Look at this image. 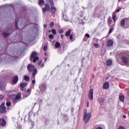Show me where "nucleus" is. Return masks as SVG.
Listing matches in <instances>:
<instances>
[{
	"mask_svg": "<svg viewBox=\"0 0 129 129\" xmlns=\"http://www.w3.org/2000/svg\"><path fill=\"white\" fill-rule=\"evenodd\" d=\"M49 39H54V35L53 34H49Z\"/></svg>",
	"mask_w": 129,
	"mask_h": 129,
	"instance_id": "c756f323",
	"label": "nucleus"
},
{
	"mask_svg": "<svg viewBox=\"0 0 129 129\" xmlns=\"http://www.w3.org/2000/svg\"><path fill=\"white\" fill-rule=\"evenodd\" d=\"M3 99H4V96H3V95H0V101L3 100Z\"/></svg>",
	"mask_w": 129,
	"mask_h": 129,
	"instance_id": "4c0bfd02",
	"label": "nucleus"
},
{
	"mask_svg": "<svg viewBox=\"0 0 129 129\" xmlns=\"http://www.w3.org/2000/svg\"><path fill=\"white\" fill-rule=\"evenodd\" d=\"M113 31V28H111L109 31V35H110V34H111V33H112Z\"/></svg>",
	"mask_w": 129,
	"mask_h": 129,
	"instance_id": "7c9ffc66",
	"label": "nucleus"
},
{
	"mask_svg": "<svg viewBox=\"0 0 129 129\" xmlns=\"http://www.w3.org/2000/svg\"><path fill=\"white\" fill-rule=\"evenodd\" d=\"M36 84V81L35 80H32V84Z\"/></svg>",
	"mask_w": 129,
	"mask_h": 129,
	"instance_id": "37998d69",
	"label": "nucleus"
},
{
	"mask_svg": "<svg viewBox=\"0 0 129 129\" xmlns=\"http://www.w3.org/2000/svg\"><path fill=\"white\" fill-rule=\"evenodd\" d=\"M111 24H112V20L109 19L108 20V25L109 26V25H111Z\"/></svg>",
	"mask_w": 129,
	"mask_h": 129,
	"instance_id": "cd10ccee",
	"label": "nucleus"
},
{
	"mask_svg": "<svg viewBox=\"0 0 129 129\" xmlns=\"http://www.w3.org/2000/svg\"><path fill=\"white\" fill-rule=\"evenodd\" d=\"M44 27L45 28H46V27H47V25H46V24H45V25H44Z\"/></svg>",
	"mask_w": 129,
	"mask_h": 129,
	"instance_id": "5fc2aeb1",
	"label": "nucleus"
},
{
	"mask_svg": "<svg viewBox=\"0 0 129 129\" xmlns=\"http://www.w3.org/2000/svg\"><path fill=\"white\" fill-rule=\"evenodd\" d=\"M35 69V66L33 64H29L27 66V70L29 72H32Z\"/></svg>",
	"mask_w": 129,
	"mask_h": 129,
	"instance_id": "6e6552de",
	"label": "nucleus"
},
{
	"mask_svg": "<svg viewBox=\"0 0 129 129\" xmlns=\"http://www.w3.org/2000/svg\"><path fill=\"white\" fill-rule=\"evenodd\" d=\"M33 58V62L34 63L37 62V61L39 60V57L37 56V53L36 52H32L31 57L30 58V61H32Z\"/></svg>",
	"mask_w": 129,
	"mask_h": 129,
	"instance_id": "7ed1b4c3",
	"label": "nucleus"
},
{
	"mask_svg": "<svg viewBox=\"0 0 129 129\" xmlns=\"http://www.w3.org/2000/svg\"><path fill=\"white\" fill-rule=\"evenodd\" d=\"M107 45L108 47H111V46H113V40L111 39H109L107 42Z\"/></svg>",
	"mask_w": 129,
	"mask_h": 129,
	"instance_id": "9b49d317",
	"label": "nucleus"
},
{
	"mask_svg": "<svg viewBox=\"0 0 129 129\" xmlns=\"http://www.w3.org/2000/svg\"><path fill=\"white\" fill-rule=\"evenodd\" d=\"M10 97L13 98V102L14 103H16L17 101L21 98V93L18 94L16 96L15 95H11Z\"/></svg>",
	"mask_w": 129,
	"mask_h": 129,
	"instance_id": "20e7f679",
	"label": "nucleus"
},
{
	"mask_svg": "<svg viewBox=\"0 0 129 129\" xmlns=\"http://www.w3.org/2000/svg\"><path fill=\"white\" fill-rule=\"evenodd\" d=\"M11 102H7L6 103V105H7V106H11Z\"/></svg>",
	"mask_w": 129,
	"mask_h": 129,
	"instance_id": "473e14b6",
	"label": "nucleus"
},
{
	"mask_svg": "<svg viewBox=\"0 0 129 129\" xmlns=\"http://www.w3.org/2000/svg\"><path fill=\"white\" fill-rule=\"evenodd\" d=\"M44 61H45V62H46V61H47V58H45Z\"/></svg>",
	"mask_w": 129,
	"mask_h": 129,
	"instance_id": "864d4df0",
	"label": "nucleus"
},
{
	"mask_svg": "<svg viewBox=\"0 0 129 129\" xmlns=\"http://www.w3.org/2000/svg\"><path fill=\"white\" fill-rule=\"evenodd\" d=\"M49 10H50V5L48 4H45V8L42 9V11L44 13H45V12H48Z\"/></svg>",
	"mask_w": 129,
	"mask_h": 129,
	"instance_id": "1a4fd4ad",
	"label": "nucleus"
},
{
	"mask_svg": "<svg viewBox=\"0 0 129 129\" xmlns=\"http://www.w3.org/2000/svg\"><path fill=\"white\" fill-rule=\"evenodd\" d=\"M31 91H32L31 90V89H28L27 91L26 95L25 96V97H28V96H29V95H30V94H31Z\"/></svg>",
	"mask_w": 129,
	"mask_h": 129,
	"instance_id": "aec40b11",
	"label": "nucleus"
},
{
	"mask_svg": "<svg viewBox=\"0 0 129 129\" xmlns=\"http://www.w3.org/2000/svg\"><path fill=\"white\" fill-rule=\"evenodd\" d=\"M32 76H35L36 74H37V69H34L33 71Z\"/></svg>",
	"mask_w": 129,
	"mask_h": 129,
	"instance_id": "393cba45",
	"label": "nucleus"
},
{
	"mask_svg": "<svg viewBox=\"0 0 129 129\" xmlns=\"http://www.w3.org/2000/svg\"><path fill=\"white\" fill-rule=\"evenodd\" d=\"M49 3L51 6L50 12L51 14H55V12H56V9L54 8V6L55 4H54V2L53 0H49Z\"/></svg>",
	"mask_w": 129,
	"mask_h": 129,
	"instance_id": "39448f33",
	"label": "nucleus"
},
{
	"mask_svg": "<svg viewBox=\"0 0 129 129\" xmlns=\"http://www.w3.org/2000/svg\"><path fill=\"white\" fill-rule=\"evenodd\" d=\"M94 47H95L96 48H99V47H100V45L97 43H95L94 44Z\"/></svg>",
	"mask_w": 129,
	"mask_h": 129,
	"instance_id": "c85d7f7f",
	"label": "nucleus"
},
{
	"mask_svg": "<svg viewBox=\"0 0 129 129\" xmlns=\"http://www.w3.org/2000/svg\"><path fill=\"white\" fill-rule=\"evenodd\" d=\"M61 46V44L59 43V42H56L55 44V47L56 49H58L59 48H60V47Z\"/></svg>",
	"mask_w": 129,
	"mask_h": 129,
	"instance_id": "f3484780",
	"label": "nucleus"
},
{
	"mask_svg": "<svg viewBox=\"0 0 129 129\" xmlns=\"http://www.w3.org/2000/svg\"><path fill=\"white\" fill-rule=\"evenodd\" d=\"M70 39H71V40H73V35H71V36H70Z\"/></svg>",
	"mask_w": 129,
	"mask_h": 129,
	"instance_id": "c03bdc74",
	"label": "nucleus"
},
{
	"mask_svg": "<svg viewBox=\"0 0 129 129\" xmlns=\"http://www.w3.org/2000/svg\"><path fill=\"white\" fill-rule=\"evenodd\" d=\"M87 104L88 105L89 104V103L88 102Z\"/></svg>",
	"mask_w": 129,
	"mask_h": 129,
	"instance_id": "13d9d810",
	"label": "nucleus"
},
{
	"mask_svg": "<svg viewBox=\"0 0 129 129\" xmlns=\"http://www.w3.org/2000/svg\"><path fill=\"white\" fill-rule=\"evenodd\" d=\"M125 20L122 19V20L121 21V22H120L121 26H122V28H124V25H125Z\"/></svg>",
	"mask_w": 129,
	"mask_h": 129,
	"instance_id": "2eb2a0df",
	"label": "nucleus"
},
{
	"mask_svg": "<svg viewBox=\"0 0 129 129\" xmlns=\"http://www.w3.org/2000/svg\"><path fill=\"white\" fill-rule=\"evenodd\" d=\"M6 120H5V119H4V118L1 119L0 125L1 126H5V125H6Z\"/></svg>",
	"mask_w": 129,
	"mask_h": 129,
	"instance_id": "f8f14e48",
	"label": "nucleus"
},
{
	"mask_svg": "<svg viewBox=\"0 0 129 129\" xmlns=\"http://www.w3.org/2000/svg\"><path fill=\"white\" fill-rule=\"evenodd\" d=\"M44 63L41 64V65L40 66L41 68H43V67H44Z\"/></svg>",
	"mask_w": 129,
	"mask_h": 129,
	"instance_id": "de8ad7c7",
	"label": "nucleus"
},
{
	"mask_svg": "<svg viewBox=\"0 0 129 129\" xmlns=\"http://www.w3.org/2000/svg\"><path fill=\"white\" fill-rule=\"evenodd\" d=\"M118 129H126L125 127L122 126H120L119 127H118Z\"/></svg>",
	"mask_w": 129,
	"mask_h": 129,
	"instance_id": "58836bf2",
	"label": "nucleus"
},
{
	"mask_svg": "<svg viewBox=\"0 0 129 129\" xmlns=\"http://www.w3.org/2000/svg\"><path fill=\"white\" fill-rule=\"evenodd\" d=\"M8 35H10V33H9V32H6L3 33L4 37H7Z\"/></svg>",
	"mask_w": 129,
	"mask_h": 129,
	"instance_id": "bb28decb",
	"label": "nucleus"
},
{
	"mask_svg": "<svg viewBox=\"0 0 129 129\" xmlns=\"http://www.w3.org/2000/svg\"><path fill=\"white\" fill-rule=\"evenodd\" d=\"M71 34V30L69 29L66 33V36L67 37H69L70 36V34Z\"/></svg>",
	"mask_w": 129,
	"mask_h": 129,
	"instance_id": "5701e85b",
	"label": "nucleus"
},
{
	"mask_svg": "<svg viewBox=\"0 0 129 129\" xmlns=\"http://www.w3.org/2000/svg\"><path fill=\"white\" fill-rule=\"evenodd\" d=\"M28 85V84L27 83H22L20 84V87L21 88H25L26 86Z\"/></svg>",
	"mask_w": 129,
	"mask_h": 129,
	"instance_id": "dca6fc26",
	"label": "nucleus"
},
{
	"mask_svg": "<svg viewBox=\"0 0 129 129\" xmlns=\"http://www.w3.org/2000/svg\"><path fill=\"white\" fill-rule=\"evenodd\" d=\"M123 118H126V116L123 115Z\"/></svg>",
	"mask_w": 129,
	"mask_h": 129,
	"instance_id": "8fccbe9b",
	"label": "nucleus"
},
{
	"mask_svg": "<svg viewBox=\"0 0 129 129\" xmlns=\"http://www.w3.org/2000/svg\"><path fill=\"white\" fill-rule=\"evenodd\" d=\"M112 19H113L114 22L115 23V22H116V15H113Z\"/></svg>",
	"mask_w": 129,
	"mask_h": 129,
	"instance_id": "a878e982",
	"label": "nucleus"
},
{
	"mask_svg": "<svg viewBox=\"0 0 129 129\" xmlns=\"http://www.w3.org/2000/svg\"><path fill=\"white\" fill-rule=\"evenodd\" d=\"M107 66H111L112 65V60L111 59H108L106 60Z\"/></svg>",
	"mask_w": 129,
	"mask_h": 129,
	"instance_id": "4468645a",
	"label": "nucleus"
},
{
	"mask_svg": "<svg viewBox=\"0 0 129 129\" xmlns=\"http://www.w3.org/2000/svg\"><path fill=\"white\" fill-rule=\"evenodd\" d=\"M59 34H62V33L64 32V31L63 30V29H60L59 31H58Z\"/></svg>",
	"mask_w": 129,
	"mask_h": 129,
	"instance_id": "f704fd0d",
	"label": "nucleus"
},
{
	"mask_svg": "<svg viewBox=\"0 0 129 129\" xmlns=\"http://www.w3.org/2000/svg\"><path fill=\"white\" fill-rule=\"evenodd\" d=\"M19 80V77L18 76H16L14 77V78L12 79V82L14 84H17V83L18 82Z\"/></svg>",
	"mask_w": 129,
	"mask_h": 129,
	"instance_id": "9d476101",
	"label": "nucleus"
},
{
	"mask_svg": "<svg viewBox=\"0 0 129 129\" xmlns=\"http://www.w3.org/2000/svg\"><path fill=\"white\" fill-rule=\"evenodd\" d=\"M64 21H66V22H68V19H64Z\"/></svg>",
	"mask_w": 129,
	"mask_h": 129,
	"instance_id": "3c124183",
	"label": "nucleus"
},
{
	"mask_svg": "<svg viewBox=\"0 0 129 129\" xmlns=\"http://www.w3.org/2000/svg\"><path fill=\"white\" fill-rule=\"evenodd\" d=\"M90 118H91V113H87V110L85 109L84 110L83 121H84L85 123H87L90 120Z\"/></svg>",
	"mask_w": 129,
	"mask_h": 129,
	"instance_id": "f257e3e1",
	"label": "nucleus"
},
{
	"mask_svg": "<svg viewBox=\"0 0 129 129\" xmlns=\"http://www.w3.org/2000/svg\"><path fill=\"white\" fill-rule=\"evenodd\" d=\"M39 6H44V5H45V1L39 0Z\"/></svg>",
	"mask_w": 129,
	"mask_h": 129,
	"instance_id": "6ab92c4d",
	"label": "nucleus"
},
{
	"mask_svg": "<svg viewBox=\"0 0 129 129\" xmlns=\"http://www.w3.org/2000/svg\"><path fill=\"white\" fill-rule=\"evenodd\" d=\"M89 100H92L93 99V89H91L89 92Z\"/></svg>",
	"mask_w": 129,
	"mask_h": 129,
	"instance_id": "0eeeda50",
	"label": "nucleus"
},
{
	"mask_svg": "<svg viewBox=\"0 0 129 129\" xmlns=\"http://www.w3.org/2000/svg\"><path fill=\"white\" fill-rule=\"evenodd\" d=\"M39 88L41 90H43V89H45V88H46V86L45 85V84H42L39 85Z\"/></svg>",
	"mask_w": 129,
	"mask_h": 129,
	"instance_id": "a211bd4d",
	"label": "nucleus"
},
{
	"mask_svg": "<svg viewBox=\"0 0 129 129\" xmlns=\"http://www.w3.org/2000/svg\"><path fill=\"white\" fill-rule=\"evenodd\" d=\"M32 126H34V122H32Z\"/></svg>",
	"mask_w": 129,
	"mask_h": 129,
	"instance_id": "603ef678",
	"label": "nucleus"
},
{
	"mask_svg": "<svg viewBox=\"0 0 129 129\" xmlns=\"http://www.w3.org/2000/svg\"><path fill=\"white\" fill-rule=\"evenodd\" d=\"M52 33L53 35H56V30L54 29H52Z\"/></svg>",
	"mask_w": 129,
	"mask_h": 129,
	"instance_id": "2f4dec72",
	"label": "nucleus"
},
{
	"mask_svg": "<svg viewBox=\"0 0 129 129\" xmlns=\"http://www.w3.org/2000/svg\"><path fill=\"white\" fill-rule=\"evenodd\" d=\"M121 10V8L120 7H119L117 10H116V12L118 13L119 12H120V11Z\"/></svg>",
	"mask_w": 129,
	"mask_h": 129,
	"instance_id": "e433bc0d",
	"label": "nucleus"
},
{
	"mask_svg": "<svg viewBox=\"0 0 129 129\" xmlns=\"http://www.w3.org/2000/svg\"><path fill=\"white\" fill-rule=\"evenodd\" d=\"M86 37H87V38H90V35L88 34H86L85 35Z\"/></svg>",
	"mask_w": 129,
	"mask_h": 129,
	"instance_id": "a19ab883",
	"label": "nucleus"
},
{
	"mask_svg": "<svg viewBox=\"0 0 129 129\" xmlns=\"http://www.w3.org/2000/svg\"><path fill=\"white\" fill-rule=\"evenodd\" d=\"M96 129H103L101 127H98Z\"/></svg>",
	"mask_w": 129,
	"mask_h": 129,
	"instance_id": "09e8293b",
	"label": "nucleus"
},
{
	"mask_svg": "<svg viewBox=\"0 0 129 129\" xmlns=\"http://www.w3.org/2000/svg\"><path fill=\"white\" fill-rule=\"evenodd\" d=\"M0 112L1 113H6L7 112V107L5 106V103H3L0 105Z\"/></svg>",
	"mask_w": 129,
	"mask_h": 129,
	"instance_id": "423d86ee",
	"label": "nucleus"
},
{
	"mask_svg": "<svg viewBox=\"0 0 129 129\" xmlns=\"http://www.w3.org/2000/svg\"><path fill=\"white\" fill-rule=\"evenodd\" d=\"M42 64V60H39L38 63L37 64L40 66V65H41Z\"/></svg>",
	"mask_w": 129,
	"mask_h": 129,
	"instance_id": "c9c22d12",
	"label": "nucleus"
},
{
	"mask_svg": "<svg viewBox=\"0 0 129 129\" xmlns=\"http://www.w3.org/2000/svg\"><path fill=\"white\" fill-rule=\"evenodd\" d=\"M0 86H1V89H4V88H5V85L4 86V87H3H3H2V85L1 84H0Z\"/></svg>",
	"mask_w": 129,
	"mask_h": 129,
	"instance_id": "a18cd8bd",
	"label": "nucleus"
},
{
	"mask_svg": "<svg viewBox=\"0 0 129 129\" xmlns=\"http://www.w3.org/2000/svg\"><path fill=\"white\" fill-rule=\"evenodd\" d=\"M119 100L122 102H124V95H122L119 97Z\"/></svg>",
	"mask_w": 129,
	"mask_h": 129,
	"instance_id": "412c9836",
	"label": "nucleus"
},
{
	"mask_svg": "<svg viewBox=\"0 0 129 129\" xmlns=\"http://www.w3.org/2000/svg\"><path fill=\"white\" fill-rule=\"evenodd\" d=\"M16 29H19V27H18V21L16 22Z\"/></svg>",
	"mask_w": 129,
	"mask_h": 129,
	"instance_id": "79ce46f5",
	"label": "nucleus"
},
{
	"mask_svg": "<svg viewBox=\"0 0 129 129\" xmlns=\"http://www.w3.org/2000/svg\"><path fill=\"white\" fill-rule=\"evenodd\" d=\"M60 37H61V39H63V38H64V35L63 34H61Z\"/></svg>",
	"mask_w": 129,
	"mask_h": 129,
	"instance_id": "49530a36",
	"label": "nucleus"
},
{
	"mask_svg": "<svg viewBox=\"0 0 129 129\" xmlns=\"http://www.w3.org/2000/svg\"><path fill=\"white\" fill-rule=\"evenodd\" d=\"M0 120H1V118H0Z\"/></svg>",
	"mask_w": 129,
	"mask_h": 129,
	"instance_id": "bf43d9fd",
	"label": "nucleus"
},
{
	"mask_svg": "<svg viewBox=\"0 0 129 129\" xmlns=\"http://www.w3.org/2000/svg\"><path fill=\"white\" fill-rule=\"evenodd\" d=\"M53 26H54V22H52L50 23V28H53Z\"/></svg>",
	"mask_w": 129,
	"mask_h": 129,
	"instance_id": "72a5a7b5",
	"label": "nucleus"
},
{
	"mask_svg": "<svg viewBox=\"0 0 129 129\" xmlns=\"http://www.w3.org/2000/svg\"><path fill=\"white\" fill-rule=\"evenodd\" d=\"M44 55H45V56H46L47 55V53H45Z\"/></svg>",
	"mask_w": 129,
	"mask_h": 129,
	"instance_id": "4d7b16f0",
	"label": "nucleus"
},
{
	"mask_svg": "<svg viewBox=\"0 0 129 129\" xmlns=\"http://www.w3.org/2000/svg\"><path fill=\"white\" fill-rule=\"evenodd\" d=\"M98 101H99V103H103V102H104V98H100L98 99Z\"/></svg>",
	"mask_w": 129,
	"mask_h": 129,
	"instance_id": "b1692460",
	"label": "nucleus"
},
{
	"mask_svg": "<svg viewBox=\"0 0 129 129\" xmlns=\"http://www.w3.org/2000/svg\"><path fill=\"white\" fill-rule=\"evenodd\" d=\"M118 1H119V2H121V0H118ZM123 1H124L125 2L126 0H123Z\"/></svg>",
	"mask_w": 129,
	"mask_h": 129,
	"instance_id": "6e6d98bb",
	"label": "nucleus"
},
{
	"mask_svg": "<svg viewBox=\"0 0 129 129\" xmlns=\"http://www.w3.org/2000/svg\"><path fill=\"white\" fill-rule=\"evenodd\" d=\"M122 62L124 64H129V54L128 52L124 51L122 57Z\"/></svg>",
	"mask_w": 129,
	"mask_h": 129,
	"instance_id": "f03ea898",
	"label": "nucleus"
},
{
	"mask_svg": "<svg viewBox=\"0 0 129 129\" xmlns=\"http://www.w3.org/2000/svg\"><path fill=\"white\" fill-rule=\"evenodd\" d=\"M24 79L25 81H29L30 80V77L28 76H24Z\"/></svg>",
	"mask_w": 129,
	"mask_h": 129,
	"instance_id": "4be33fe9",
	"label": "nucleus"
},
{
	"mask_svg": "<svg viewBox=\"0 0 129 129\" xmlns=\"http://www.w3.org/2000/svg\"><path fill=\"white\" fill-rule=\"evenodd\" d=\"M103 89H108L109 88V84L108 83H105L103 86Z\"/></svg>",
	"mask_w": 129,
	"mask_h": 129,
	"instance_id": "ddd939ff",
	"label": "nucleus"
},
{
	"mask_svg": "<svg viewBox=\"0 0 129 129\" xmlns=\"http://www.w3.org/2000/svg\"><path fill=\"white\" fill-rule=\"evenodd\" d=\"M43 51H47V46H44Z\"/></svg>",
	"mask_w": 129,
	"mask_h": 129,
	"instance_id": "ea45409f",
	"label": "nucleus"
}]
</instances>
